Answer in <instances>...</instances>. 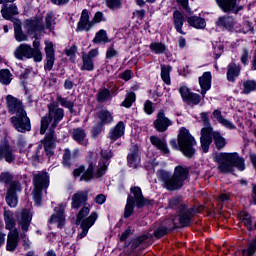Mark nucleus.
I'll list each match as a JSON object with an SVG mask.
<instances>
[{
	"label": "nucleus",
	"instance_id": "nucleus-48",
	"mask_svg": "<svg viewBox=\"0 0 256 256\" xmlns=\"http://www.w3.org/2000/svg\"><path fill=\"white\" fill-rule=\"evenodd\" d=\"M213 139L216 145V149H223L225 148V145H227V141L225 140V138H223V136H221L219 132L213 133Z\"/></svg>",
	"mask_w": 256,
	"mask_h": 256
},
{
	"label": "nucleus",
	"instance_id": "nucleus-22",
	"mask_svg": "<svg viewBox=\"0 0 256 256\" xmlns=\"http://www.w3.org/2000/svg\"><path fill=\"white\" fill-rule=\"evenodd\" d=\"M87 199H89V194L87 191H77L72 196V209H79L80 207H83V205L87 203Z\"/></svg>",
	"mask_w": 256,
	"mask_h": 256
},
{
	"label": "nucleus",
	"instance_id": "nucleus-59",
	"mask_svg": "<svg viewBox=\"0 0 256 256\" xmlns=\"http://www.w3.org/2000/svg\"><path fill=\"white\" fill-rule=\"evenodd\" d=\"M167 233H169V229L165 226H161L154 231V237H156V239H161V237H165Z\"/></svg>",
	"mask_w": 256,
	"mask_h": 256
},
{
	"label": "nucleus",
	"instance_id": "nucleus-12",
	"mask_svg": "<svg viewBox=\"0 0 256 256\" xmlns=\"http://www.w3.org/2000/svg\"><path fill=\"white\" fill-rule=\"evenodd\" d=\"M15 159L17 156L15 155V149L13 146L9 144V142L5 141L0 144V161H6V163H15Z\"/></svg>",
	"mask_w": 256,
	"mask_h": 256
},
{
	"label": "nucleus",
	"instance_id": "nucleus-23",
	"mask_svg": "<svg viewBox=\"0 0 256 256\" xmlns=\"http://www.w3.org/2000/svg\"><path fill=\"white\" fill-rule=\"evenodd\" d=\"M97 117L100 123H99V127L93 128L95 135H99V133H101V127L105 125V123H111V121H113V116L111 115V112L108 110L99 111L97 113Z\"/></svg>",
	"mask_w": 256,
	"mask_h": 256
},
{
	"label": "nucleus",
	"instance_id": "nucleus-42",
	"mask_svg": "<svg viewBox=\"0 0 256 256\" xmlns=\"http://www.w3.org/2000/svg\"><path fill=\"white\" fill-rule=\"evenodd\" d=\"M96 99H97L98 103H105L107 101H110L111 91H109V89H107V88L99 90L96 95Z\"/></svg>",
	"mask_w": 256,
	"mask_h": 256
},
{
	"label": "nucleus",
	"instance_id": "nucleus-31",
	"mask_svg": "<svg viewBox=\"0 0 256 256\" xmlns=\"http://www.w3.org/2000/svg\"><path fill=\"white\" fill-rule=\"evenodd\" d=\"M216 3L224 13L235 11L237 7V0H216Z\"/></svg>",
	"mask_w": 256,
	"mask_h": 256
},
{
	"label": "nucleus",
	"instance_id": "nucleus-44",
	"mask_svg": "<svg viewBox=\"0 0 256 256\" xmlns=\"http://www.w3.org/2000/svg\"><path fill=\"white\" fill-rule=\"evenodd\" d=\"M136 99L137 96L135 95V92H128L125 96L124 101H122L121 103V107L129 109L135 103Z\"/></svg>",
	"mask_w": 256,
	"mask_h": 256
},
{
	"label": "nucleus",
	"instance_id": "nucleus-15",
	"mask_svg": "<svg viewBox=\"0 0 256 256\" xmlns=\"http://www.w3.org/2000/svg\"><path fill=\"white\" fill-rule=\"evenodd\" d=\"M101 159L98 163L97 170L95 172V177H103L107 173V167L109 166V159L113 157V152L111 151H101Z\"/></svg>",
	"mask_w": 256,
	"mask_h": 256
},
{
	"label": "nucleus",
	"instance_id": "nucleus-51",
	"mask_svg": "<svg viewBox=\"0 0 256 256\" xmlns=\"http://www.w3.org/2000/svg\"><path fill=\"white\" fill-rule=\"evenodd\" d=\"M243 93L249 95L251 91H256V82L253 80H247L243 83Z\"/></svg>",
	"mask_w": 256,
	"mask_h": 256
},
{
	"label": "nucleus",
	"instance_id": "nucleus-64",
	"mask_svg": "<svg viewBox=\"0 0 256 256\" xmlns=\"http://www.w3.org/2000/svg\"><path fill=\"white\" fill-rule=\"evenodd\" d=\"M249 31H251V33H254L255 29L253 28V24L249 21H246L243 23V27L241 32L242 33H249Z\"/></svg>",
	"mask_w": 256,
	"mask_h": 256
},
{
	"label": "nucleus",
	"instance_id": "nucleus-61",
	"mask_svg": "<svg viewBox=\"0 0 256 256\" xmlns=\"http://www.w3.org/2000/svg\"><path fill=\"white\" fill-rule=\"evenodd\" d=\"M179 93L183 101H187L188 97L193 93L187 86H181L179 88Z\"/></svg>",
	"mask_w": 256,
	"mask_h": 256
},
{
	"label": "nucleus",
	"instance_id": "nucleus-30",
	"mask_svg": "<svg viewBox=\"0 0 256 256\" xmlns=\"http://www.w3.org/2000/svg\"><path fill=\"white\" fill-rule=\"evenodd\" d=\"M4 217V223H5V228L10 231H17V223L15 222V217L13 216V212L6 210L3 213Z\"/></svg>",
	"mask_w": 256,
	"mask_h": 256
},
{
	"label": "nucleus",
	"instance_id": "nucleus-19",
	"mask_svg": "<svg viewBox=\"0 0 256 256\" xmlns=\"http://www.w3.org/2000/svg\"><path fill=\"white\" fill-rule=\"evenodd\" d=\"M94 22L89 20V10H82L80 20L77 24L76 31H91L93 28Z\"/></svg>",
	"mask_w": 256,
	"mask_h": 256
},
{
	"label": "nucleus",
	"instance_id": "nucleus-5",
	"mask_svg": "<svg viewBox=\"0 0 256 256\" xmlns=\"http://www.w3.org/2000/svg\"><path fill=\"white\" fill-rule=\"evenodd\" d=\"M0 182L9 185L6 193V203L9 207H17L19 200L17 198V192L21 191V184L19 181H13V176L9 172H2L0 174Z\"/></svg>",
	"mask_w": 256,
	"mask_h": 256
},
{
	"label": "nucleus",
	"instance_id": "nucleus-41",
	"mask_svg": "<svg viewBox=\"0 0 256 256\" xmlns=\"http://www.w3.org/2000/svg\"><path fill=\"white\" fill-rule=\"evenodd\" d=\"M128 165L133 169H137L139 166V151L134 148L132 152L128 155Z\"/></svg>",
	"mask_w": 256,
	"mask_h": 256
},
{
	"label": "nucleus",
	"instance_id": "nucleus-63",
	"mask_svg": "<svg viewBox=\"0 0 256 256\" xmlns=\"http://www.w3.org/2000/svg\"><path fill=\"white\" fill-rule=\"evenodd\" d=\"M119 52L115 50V46L112 44L106 51V59H113V57H117Z\"/></svg>",
	"mask_w": 256,
	"mask_h": 256
},
{
	"label": "nucleus",
	"instance_id": "nucleus-33",
	"mask_svg": "<svg viewBox=\"0 0 256 256\" xmlns=\"http://www.w3.org/2000/svg\"><path fill=\"white\" fill-rule=\"evenodd\" d=\"M150 143L154 145V147L158 148L159 151H162L164 155H169V148H167V143L165 141L161 140V138L157 136H151L150 137Z\"/></svg>",
	"mask_w": 256,
	"mask_h": 256
},
{
	"label": "nucleus",
	"instance_id": "nucleus-18",
	"mask_svg": "<svg viewBox=\"0 0 256 256\" xmlns=\"http://www.w3.org/2000/svg\"><path fill=\"white\" fill-rule=\"evenodd\" d=\"M195 208L187 209L186 206H181L179 212V224L181 227H189L191 219L195 215Z\"/></svg>",
	"mask_w": 256,
	"mask_h": 256
},
{
	"label": "nucleus",
	"instance_id": "nucleus-16",
	"mask_svg": "<svg viewBox=\"0 0 256 256\" xmlns=\"http://www.w3.org/2000/svg\"><path fill=\"white\" fill-rule=\"evenodd\" d=\"M14 56L19 61L24 59H35V54H33V47L29 44H20L14 51Z\"/></svg>",
	"mask_w": 256,
	"mask_h": 256
},
{
	"label": "nucleus",
	"instance_id": "nucleus-54",
	"mask_svg": "<svg viewBox=\"0 0 256 256\" xmlns=\"http://www.w3.org/2000/svg\"><path fill=\"white\" fill-rule=\"evenodd\" d=\"M153 238V234H148V235H142L134 240H132V249H137V247H139V245H141V243H143V241H147V239H152Z\"/></svg>",
	"mask_w": 256,
	"mask_h": 256
},
{
	"label": "nucleus",
	"instance_id": "nucleus-45",
	"mask_svg": "<svg viewBox=\"0 0 256 256\" xmlns=\"http://www.w3.org/2000/svg\"><path fill=\"white\" fill-rule=\"evenodd\" d=\"M135 209V201H133V196H128L127 203L124 210L125 219L129 218L130 215H133Z\"/></svg>",
	"mask_w": 256,
	"mask_h": 256
},
{
	"label": "nucleus",
	"instance_id": "nucleus-8",
	"mask_svg": "<svg viewBox=\"0 0 256 256\" xmlns=\"http://www.w3.org/2000/svg\"><path fill=\"white\" fill-rule=\"evenodd\" d=\"M10 123L18 133H27V131H31V119L27 116V111L12 116L10 118Z\"/></svg>",
	"mask_w": 256,
	"mask_h": 256
},
{
	"label": "nucleus",
	"instance_id": "nucleus-4",
	"mask_svg": "<svg viewBox=\"0 0 256 256\" xmlns=\"http://www.w3.org/2000/svg\"><path fill=\"white\" fill-rule=\"evenodd\" d=\"M65 117V110L59 107L57 102L48 104V116L41 118L40 135H45L47 129H57V126ZM50 125V127H49Z\"/></svg>",
	"mask_w": 256,
	"mask_h": 256
},
{
	"label": "nucleus",
	"instance_id": "nucleus-6",
	"mask_svg": "<svg viewBox=\"0 0 256 256\" xmlns=\"http://www.w3.org/2000/svg\"><path fill=\"white\" fill-rule=\"evenodd\" d=\"M33 183V199L36 205H41V195L43 193V189H47V187H49V174L47 172H39L38 174H34Z\"/></svg>",
	"mask_w": 256,
	"mask_h": 256
},
{
	"label": "nucleus",
	"instance_id": "nucleus-57",
	"mask_svg": "<svg viewBox=\"0 0 256 256\" xmlns=\"http://www.w3.org/2000/svg\"><path fill=\"white\" fill-rule=\"evenodd\" d=\"M89 207L84 206L77 215V219H76V225H80L81 221H83V219H85V217H87V215H89Z\"/></svg>",
	"mask_w": 256,
	"mask_h": 256
},
{
	"label": "nucleus",
	"instance_id": "nucleus-62",
	"mask_svg": "<svg viewBox=\"0 0 256 256\" xmlns=\"http://www.w3.org/2000/svg\"><path fill=\"white\" fill-rule=\"evenodd\" d=\"M242 223L247 227L249 231L253 229V222L251 221V217H249V214L244 213Z\"/></svg>",
	"mask_w": 256,
	"mask_h": 256
},
{
	"label": "nucleus",
	"instance_id": "nucleus-47",
	"mask_svg": "<svg viewBox=\"0 0 256 256\" xmlns=\"http://www.w3.org/2000/svg\"><path fill=\"white\" fill-rule=\"evenodd\" d=\"M171 67L161 65V78L166 83V85H171Z\"/></svg>",
	"mask_w": 256,
	"mask_h": 256
},
{
	"label": "nucleus",
	"instance_id": "nucleus-58",
	"mask_svg": "<svg viewBox=\"0 0 256 256\" xmlns=\"http://www.w3.org/2000/svg\"><path fill=\"white\" fill-rule=\"evenodd\" d=\"M181 206L185 207V204L181 203V198H172L169 202V207L171 209H178V211H181Z\"/></svg>",
	"mask_w": 256,
	"mask_h": 256
},
{
	"label": "nucleus",
	"instance_id": "nucleus-13",
	"mask_svg": "<svg viewBox=\"0 0 256 256\" xmlns=\"http://www.w3.org/2000/svg\"><path fill=\"white\" fill-rule=\"evenodd\" d=\"M46 155H53L55 149V143H57V135H55V129L49 128V132L41 140Z\"/></svg>",
	"mask_w": 256,
	"mask_h": 256
},
{
	"label": "nucleus",
	"instance_id": "nucleus-55",
	"mask_svg": "<svg viewBox=\"0 0 256 256\" xmlns=\"http://www.w3.org/2000/svg\"><path fill=\"white\" fill-rule=\"evenodd\" d=\"M185 103H188V105H199L201 103V95L192 92L185 100Z\"/></svg>",
	"mask_w": 256,
	"mask_h": 256
},
{
	"label": "nucleus",
	"instance_id": "nucleus-3",
	"mask_svg": "<svg viewBox=\"0 0 256 256\" xmlns=\"http://www.w3.org/2000/svg\"><path fill=\"white\" fill-rule=\"evenodd\" d=\"M170 145L172 149L181 150L185 157L191 159L193 155L196 153L197 141L195 138L189 133V130L186 128H181L178 134V142L173 139L170 141Z\"/></svg>",
	"mask_w": 256,
	"mask_h": 256
},
{
	"label": "nucleus",
	"instance_id": "nucleus-2",
	"mask_svg": "<svg viewBox=\"0 0 256 256\" xmlns=\"http://www.w3.org/2000/svg\"><path fill=\"white\" fill-rule=\"evenodd\" d=\"M213 159L218 165L217 171L224 175L233 173L235 168L239 171H245V159L241 158L237 152H220Z\"/></svg>",
	"mask_w": 256,
	"mask_h": 256
},
{
	"label": "nucleus",
	"instance_id": "nucleus-1",
	"mask_svg": "<svg viewBox=\"0 0 256 256\" xmlns=\"http://www.w3.org/2000/svg\"><path fill=\"white\" fill-rule=\"evenodd\" d=\"M157 177L161 181L162 187L167 191H179L187 181V177H189V168L176 166L173 174L165 170H159Z\"/></svg>",
	"mask_w": 256,
	"mask_h": 256
},
{
	"label": "nucleus",
	"instance_id": "nucleus-53",
	"mask_svg": "<svg viewBox=\"0 0 256 256\" xmlns=\"http://www.w3.org/2000/svg\"><path fill=\"white\" fill-rule=\"evenodd\" d=\"M106 7L111 11H117V9H121L123 3L121 0H105Z\"/></svg>",
	"mask_w": 256,
	"mask_h": 256
},
{
	"label": "nucleus",
	"instance_id": "nucleus-40",
	"mask_svg": "<svg viewBox=\"0 0 256 256\" xmlns=\"http://www.w3.org/2000/svg\"><path fill=\"white\" fill-rule=\"evenodd\" d=\"M41 42L39 40L33 41L32 53L34 54L35 63H41L43 61V53H41Z\"/></svg>",
	"mask_w": 256,
	"mask_h": 256
},
{
	"label": "nucleus",
	"instance_id": "nucleus-35",
	"mask_svg": "<svg viewBox=\"0 0 256 256\" xmlns=\"http://www.w3.org/2000/svg\"><path fill=\"white\" fill-rule=\"evenodd\" d=\"M187 23L190 25V27H194L195 29H205L207 26L205 19L198 16L188 17Z\"/></svg>",
	"mask_w": 256,
	"mask_h": 256
},
{
	"label": "nucleus",
	"instance_id": "nucleus-29",
	"mask_svg": "<svg viewBox=\"0 0 256 256\" xmlns=\"http://www.w3.org/2000/svg\"><path fill=\"white\" fill-rule=\"evenodd\" d=\"M125 135V123L123 121L118 122V124L109 132V139L111 141H117L120 137Z\"/></svg>",
	"mask_w": 256,
	"mask_h": 256
},
{
	"label": "nucleus",
	"instance_id": "nucleus-50",
	"mask_svg": "<svg viewBox=\"0 0 256 256\" xmlns=\"http://www.w3.org/2000/svg\"><path fill=\"white\" fill-rule=\"evenodd\" d=\"M93 43H109V37H107V31L100 30L93 39Z\"/></svg>",
	"mask_w": 256,
	"mask_h": 256
},
{
	"label": "nucleus",
	"instance_id": "nucleus-9",
	"mask_svg": "<svg viewBox=\"0 0 256 256\" xmlns=\"http://www.w3.org/2000/svg\"><path fill=\"white\" fill-rule=\"evenodd\" d=\"M25 29L28 35H33L34 39H39V35L45 32V24L42 17H34L25 20Z\"/></svg>",
	"mask_w": 256,
	"mask_h": 256
},
{
	"label": "nucleus",
	"instance_id": "nucleus-56",
	"mask_svg": "<svg viewBox=\"0 0 256 256\" xmlns=\"http://www.w3.org/2000/svg\"><path fill=\"white\" fill-rule=\"evenodd\" d=\"M0 83H3V85H9L11 83V72L9 70L0 71Z\"/></svg>",
	"mask_w": 256,
	"mask_h": 256
},
{
	"label": "nucleus",
	"instance_id": "nucleus-11",
	"mask_svg": "<svg viewBox=\"0 0 256 256\" xmlns=\"http://www.w3.org/2000/svg\"><path fill=\"white\" fill-rule=\"evenodd\" d=\"M18 219V225H20L23 233L20 235L21 240L24 241L27 238V231H29V226L31 225V219H33V216L31 215V212L27 209H23L20 214L17 216Z\"/></svg>",
	"mask_w": 256,
	"mask_h": 256
},
{
	"label": "nucleus",
	"instance_id": "nucleus-39",
	"mask_svg": "<svg viewBox=\"0 0 256 256\" xmlns=\"http://www.w3.org/2000/svg\"><path fill=\"white\" fill-rule=\"evenodd\" d=\"M56 103L58 105H61V107H64L65 109H68L70 113H73V108L75 107V102L70 101L68 98H64L61 95L56 96Z\"/></svg>",
	"mask_w": 256,
	"mask_h": 256
},
{
	"label": "nucleus",
	"instance_id": "nucleus-24",
	"mask_svg": "<svg viewBox=\"0 0 256 256\" xmlns=\"http://www.w3.org/2000/svg\"><path fill=\"white\" fill-rule=\"evenodd\" d=\"M56 214H53L50 218V223H57V227L59 229H63L65 225V207L60 205L59 207L55 208Z\"/></svg>",
	"mask_w": 256,
	"mask_h": 256
},
{
	"label": "nucleus",
	"instance_id": "nucleus-38",
	"mask_svg": "<svg viewBox=\"0 0 256 256\" xmlns=\"http://www.w3.org/2000/svg\"><path fill=\"white\" fill-rule=\"evenodd\" d=\"M14 37L18 43H21L23 41H27L29 37H27V34L23 33V28L21 27V22L14 24Z\"/></svg>",
	"mask_w": 256,
	"mask_h": 256
},
{
	"label": "nucleus",
	"instance_id": "nucleus-7",
	"mask_svg": "<svg viewBox=\"0 0 256 256\" xmlns=\"http://www.w3.org/2000/svg\"><path fill=\"white\" fill-rule=\"evenodd\" d=\"M201 119L205 125V128L201 130V149L203 153H209V147H211V143H213V128L209 125V114L207 112H202Z\"/></svg>",
	"mask_w": 256,
	"mask_h": 256
},
{
	"label": "nucleus",
	"instance_id": "nucleus-10",
	"mask_svg": "<svg viewBox=\"0 0 256 256\" xmlns=\"http://www.w3.org/2000/svg\"><path fill=\"white\" fill-rule=\"evenodd\" d=\"M6 108L10 115H20L21 113H25L23 101L13 95L6 96Z\"/></svg>",
	"mask_w": 256,
	"mask_h": 256
},
{
	"label": "nucleus",
	"instance_id": "nucleus-21",
	"mask_svg": "<svg viewBox=\"0 0 256 256\" xmlns=\"http://www.w3.org/2000/svg\"><path fill=\"white\" fill-rule=\"evenodd\" d=\"M97 212H92L91 215L84 219L81 222L82 232L78 235L79 239H83V237H87V233H89V229L95 225V221H97Z\"/></svg>",
	"mask_w": 256,
	"mask_h": 256
},
{
	"label": "nucleus",
	"instance_id": "nucleus-37",
	"mask_svg": "<svg viewBox=\"0 0 256 256\" xmlns=\"http://www.w3.org/2000/svg\"><path fill=\"white\" fill-rule=\"evenodd\" d=\"M227 79L231 83L235 82V77L241 73V67H239L237 64H229L227 68Z\"/></svg>",
	"mask_w": 256,
	"mask_h": 256
},
{
	"label": "nucleus",
	"instance_id": "nucleus-52",
	"mask_svg": "<svg viewBox=\"0 0 256 256\" xmlns=\"http://www.w3.org/2000/svg\"><path fill=\"white\" fill-rule=\"evenodd\" d=\"M256 253V239L248 244V248L242 251L243 256H253Z\"/></svg>",
	"mask_w": 256,
	"mask_h": 256
},
{
	"label": "nucleus",
	"instance_id": "nucleus-25",
	"mask_svg": "<svg viewBox=\"0 0 256 256\" xmlns=\"http://www.w3.org/2000/svg\"><path fill=\"white\" fill-rule=\"evenodd\" d=\"M19 246V231H11L8 233L6 249L7 251H15Z\"/></svg>",
	"mask_w": 256,
	"mask_h": 256
},
{
	"label": "nucleus",
	"instance_id": "nucleus-26",
	"mask_svg": "<svg viewBox=\"0 0 256 256\" xmlns=\"http://www.w3.org/2000/svg\"><path fill=\"white\" fill-rule=\"evenodd\" d=\"M87 159L89 161V166H88L87 170L81 176V181H91V179H93V169H94L93 161H95V159H97V154L90 152Z\"/></svg>",
	"mask_w": 256,
	"mask_h": 256
},
{
	"label": "nucleus",
	"instance_id": "nucleus-32",
	"mask_svg": "<svg viewBox=\"0 0 256 256\" xmlns=\"http://www.w3.org/2000/svg\"><path fill=\"white\" fill-rule=\"evenodd\" d=\"M72 137L74 141H76L80 145H87L88 143L87 134L85 133V130L81 128L74 129L72 132Z\"/></svg>",
	"mask_w": 256,
	"mask_h": 256
},
{
	"label": "nucleus",
	"instance_id": "nucleus-14",
	"mask_svg": "<svg viewBox=\"0 0 256 256\" xmlns=\"http://www.w3.org/2000/svg\"><path fill=\"white\" fill-rule=\"evenodd\" d=\"M156 131L159 133H165L171 125H173V122L165 116V111L160 110L157 114V118L153 123Z\"/></svg>",
	"mask_w": 256,
	"mask_h": 256
},
{
	"label": "nucleus",
	"instance_id": "nucleus-36",
	"mask_svg": "<svg viewBox=\"0 0 256 256\" xmlns=\"http://www.w3.org/2000/svg\"><path fill=\"white\" fill-rule=\"evenodd\" d=\"M216 25L223 29H231L235 25V19L231 16H222L218 18Z\"/></svg>",
	"mask_w": 256,
	"mask_h": 256
},
{
	"label": "nucleus",
	"instance_id": "nucleus-17",
	"mask_svg": "<svg viewBox=\"0 0 256 256\" xmlns=\"http://www.w3.org/2000/svg\"><path fill=\"white\" fill-rule=\"evenodd\" d=\"M130 191L132 195H129V197H132L138 209L145 207V205L151 204V200H147L145 197H143V192L139 186L132 187Z\"/></svg>",
	"mask_w": 256,
	"mask_h": 256
},
{
	"label": "nucleus",
	"instance_id": "nucleus-34",
	"mask_svg": "<svg viewBox=\"0 0 256 256\" xmlns=\"http://www.w3.org/2000/svg\"><path fill=\"white\" fill-rule=\"evenodd\" d=\"M213 117L218 121V123L223 125V127H226L227 129H231V130L237 129L235 124H233L231 121H229L223 117V115L221 114V111L214 110Z\"/></svg>",
	"mask_w": 256,
	"mask_h": 256
},
{
	"label": "nucleus",
	"instance_id": "nucleus-46",
	"mask_svg": "<svg viewBox=\"0 0 256 256\" xmlns=\"http://www.w3.org/2000/svg\"><path fill=\"white\" fill-rule=\"evenodd\" d=\"M150 50L152 53H156V55H161L167 51V46L161 42H154L150 44Z\"/></svg>",
	"mask_w": 256,
	"mask_h": 256
},
{
	"label": "nucleus",
	"instance_id": "nucleus-28",
	"mask_svg": "<svg viewBox=\"0 0 256 256\" xmlns=\"http://www.w3.org/2000/svg\"><path fill=\"white\" fill-rule=\"evenodd\" d=\"M173 23L177 33L180 35H185L183 32V23H185V16L179 10L173 12Z\"/></svg>",
	"mask_w": 256,
	"mask_h": 256
},
{
	"label": "nucleus",
	"instance_id": "nucleus-20",
	"mask_svg": "<svg viewBox=\"0 0 256 256\" xmlns=\"http://www.w3.org/2000/svg\"><path fill=\"white\" fill-rule=\"evenodd\" d=\"M46 63L44 64L45 71H51L55 65V49L53 48V42L45 43Z\"/></svg>",
	"mask_w": 256,
	"mask_h": 256
},
{
	"label": "nucleus",
	"instance_id": "nucleus-43",
	"mask_svg": "<svg viewBox=\"0 0 256 256\" xmlns=\"http://www.w3.org/2000/svg\"><path fill=\"white\" fill-rule=\"evenodd\" d=\"M45 29H48L49 31H53L55 29V14L53 12H49L45 16Z\"/></svg>",
	"mask_w": 256,
	"mask_h": 256
},
{
	"label": "nucleus",
	"instance_id": "nucleus-27",
	"mask_svg": "<svg viewBox=\"0 0 256 256\" xmlns=\"http://www.w3.org/2000/svg\"><path fill=\"white\" fill-rule=\"evenodd\" d=\"M211 72H204L202 76L199 77V85L202 89L201 95L205 97V93L211 89Z\"/></svg>",
	"mask_w": 256,
	"mask_h": 256
},
{
	"label": "nucleus",
	"instance_id": "nucleus-60",
	"mask_svg": "<svg viewBox=\"0 0 256 256\" xmlns=\"http://www.w3.org/2000/svg\"><path fill=\"white\" fill-rule=\"evenodd\" d=\"M63 165L65 167H71V150L66 148L63 154Z\"/></svg>",
	"mask_w": 256,
	"mask_h": 256
},
{
	"label": "nucleus",
	"instance_id": "nucleus-49",
	"mask_svg": "<svg viewBox=\"0 0 256 256\" xmlns=\"http://www.w3.org/2000/svg\"><path fill=\"white\" fill-rule=\"evenodd\" d=\"M82 63L81 71H93L95 69L93 59L88 58V56H82Z\"/></svg>",
	"mask_w": 256,
	"mask_h": 256
}]
</instances>
